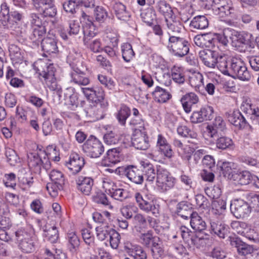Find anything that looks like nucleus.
I'll list each match as a JSON object with an SVG mask.
<instances>
[{
  "instance_id": "obj_1",
  "label": "nucleus",
  "mask_w": 259,
  "mask_h": 259,
  "mask_svg": "<svg viewBox=\"0 0 259 259\" xmlns=\"http://www.w3.org/2000/svg\"><path fill=\"white\" fill-rule=\"evenodd\" d=\"M227 63L223 62L221 65V72L233 78H237L241 80H248L251 76L245 63L240 58L230 59L229 68H227Z\"/></svg>"
},
{
  "instance_id": "obj_2",
  "label": "nucleus",
  "mask_w": 259,
  "mask_h": 259,
  "mask_svg": "<svg viewBox=\"0 0 259 259\" xmlns=\"http://www.w3.org/2000/svg\"><path fill=\"white\" fill-rule=\"evenodd\" d=\"M199 55L205 66L210 68H215L217 67L222 71L221 67L223 62H226V55L209 49L200 51Z\"/></svg>"
},
{
  "instance_id": "obj_3",
  "label": "nucleus",
  "mask_w": 259,
  "mask_h": 259,
  "mask_svg": "<svg viewBox=\"0 0 259 259\" xmlns=\"http://www.w3.org/2000/svg\"><path fill=\"white\" fill-rule=\"evenodd\" d=\"M45 150L39 152H30L27 154L28 164L30 168L35 172H40L41 167L46 170L51 167V162Z\"/></svg>"
},
{
  "instance_id": "obj_4",
  "label": "nucleus",
  "mask_w": 259,
  "mask_h": 259,
  "mask_svg": "<svg viewBox=\"0 0 259 259\" xmlns=\"http://www.w3.org/2000/svg\"><path fill=\"white\" fill-rule=\"evenodd\" d=\"M15 239L19 249L23 252L30 253L35 251L37 242L34 237L23 229L15 232Z\"/></svg>"
},
{
  "instance_id": "obj_5",
  "label": "nucleus",
  "mask_w": 259,
  "mask_h": 259,
  "mask_svg": "<svg viewBox=\"0 0 259 259\" xmlns=\"http://www.w3.org/2000/svg\"><path fill=\"white\" fill-rule=\"evenodd\" d=\"M190 43L185 37L177 35H170L167 45L168 49L171 51L175 56L184 57L189 51Z\"/></svg>"
},
{
  "instance_id": "obj_6",
  "label": "nucleus",
  "mask_w": 259,
  "mask_h": 259,
  "mask_svg": "<svg viewBox=\"0 0 259 259\" xmlns=\"http://www.w3.org/2000/svg\"><path fill=\"white\" fill-rule=\"evenodd\" d=\"M136 201L139 208L146 213H151L155 217L159 214V205L154 200L153 197L148 195H142L136 193L135 195Z\"/></svg>"
},
{
  "instance_id": "obj_7",
  "label": "nucleus",
  "mask_w": 259,
  "mask_h": 259,
  "mask_svg": "<svg viewBox=\"0 0 259 259\" xmlns=\"http://www.w3.org/2000/svg\"><path fill=\"white\" fill-rule=\"evenodd\" d=\"M230 40L232 46L237 49L243 45L251 49L254 47L252 35L245 31H238L230 28Z\"/></svg>"
},
{
  "instance_id": "obj_8",
  "label": "nucleus",
  "mask_w": 259,
  "mask_h": 259,
  "mask_svg": "<svg viewBox=\"0 0 259 259\" xmlns=\"http://www.w3.org/2000/svg\"><path fill=\"white\" fill-rule=\"evenodd\" d=\"M83 151L91 158L99 157L104 151L102 142L93 136H91L82 146Z\"/></svg>"
},
{
  "instance_id": "obj_9",
  "label": "nucleus",
  "mask_w": 259,
  "mask_h": 259,
  "mask_svg": "<svg viewBox=\"0 0 259 259\" xmlns=\"http://www.w3.org/2000/svg\"><path fill=\"white\" fill-rule=\"evenodd\" d=\"M176 183V179L166 169L159 166L157 169L156 185L162 191H166L172 188Z\"/></svg>"
},
{
  "instance_id": "obj_10",
  "label": "nucleus",
  "mask_w": 259,
  "mask_h": 259,
  "mask_svg": "<svg viewBox=\"0 0 259 259\" xmlns=\"http://www.w3.org/2000/svg\"><path fill=\"white\" fill-rule=\"evenodd\" d=\"M34 9L45 17H54L57 14L54 0H31Z\"/></svg>"
},
{
  "instance_id": "obj_11",
  "label": "nucleus",
  "mask_w": 259,
  "mask_h": 259,
  "mask_svg": "<svg viewBox=\"0 0 259 259\" xmlns=\"http://www.w3.org/2000/svg\"><path fill=\"white\" fill-rule=\"evenodd\" d=\"M230 210L237 218H244L251 211V208L248 204L241 199H235L231 202Z\"/></svg>"
},
{
  "instance_id": "obj_12",
  "label": "nucleus",
  "mask_w": 259,
  "mask_h": 259,
  "mask_svg": "<svg viewBox=\"0 0 259 259\" xmlns=\"http://www.w3.org/2000/svg\"><path fill=\"white\" fill-rule=\"evenodd\" d=\"M132 145L136 149L146 150L150 146L149 138L145 130H135L132 138Z\"/></svg>"
},
{
  "instance_id": "obj_13",
  "label": "nucleus",
  "mask_w": 259,
  "mask_h": 259,
  "mask_svg": "<svg viewBox=\"0 0 259 259\" xmlns=\"http://www.w3.org/2000/svg\"><path fill=\"white\" fill-rule=\"evenodd\" d=\"M230 245L237 248V252L240 255L245 256L252 254L253 256L255 251L257 249H254L252 246L250 245L243 242L238 237H229Z\"/></svg>"
},
{
  "instance_id": "obj_14",
  "label": "nucleus",
  "mask_w": 259,
  "mask_h": 259,
  "mask_svg": "<svg viewBox=\"0 0 259 259\" xmlns=\"http://www.w3.org/2000/svg\"><path fill=\"white\" fill-rule=\"evenodd\" d=\"M211 233L220 238L224 239L230 234L229 226L221 221L211 219L210 221Z\"/></svg>"
},
{
  "instance_id": "obj_15",
  "label": "nucleus",
  "mask_w": 259,
  "mask_h": 259,
  "mask_svg": "<svg viewBox=\"0 0 259 259\" xmlns=\"http://www.w3.org/2000/svg\"><path fill=\"white\" fill-rule=\"evenodd\" d=\"M84 163L83 157L73 153L70 155L69 161L66 163V166L72 174L75 175L81 170Z\"/></svg>"
},
{
  "instance_id": "obj_16",
  "label": "nucleus",
  "mask_w": 259,
  "mask_h": 259,
  "mask_svg": "<svg viewBox=\"0 0 259 259\" xmlns=\"http://www.w3.org/2000/svg\"><path fill=\"white\" fill-rule=\"evenodd\" d=\"M164 21L166 25L169 37L170 35H177L181 32L184 27L180 19L175 15L168 18L164 19Z\"/></svg>"
},
{
  "instance_id": "obj_17",
  "label": "nucleus",
  "mask_w": 259,
  "mask_h": 259,
  "mask_svg": "<svg viewBox=\"0 0 259 259\" xmlns=\"http://www.w3.org/2000/svg\"><path fill=\"white\" fill-rule=\"evenodd\" d=\"M177 233L180 234L184 241L189 246H195L197 248L199 247L198 242L201 239L187 227L184 226H181Z\"/></svg>"
},
{
  "instance_id": "obj_18",
  "label": "nucleus",
  "mask_w": 259,
  "mask_h": 259,
  "mask_svg": "<svg viewBox=\"0 0 259 259\" xmlns=\"http://www.w3.org/2000/svg\"><path fill=\"white\" fill-rule=\"evenodd\" d=\"M76 188L81 193L89 195L91 193L94 181L89 177L80 176L76 179Z\"/></svg>"
},
{
  "instance_id": "obj_19",
  "label": "nucleus",
  "mask_w": 259,
  "mask_h": 259,
  "mask_svg": "<svg viewBox=\"0 0 259 259\" xmlns=\"http://www.w3.org/2000/svg\"><path fill=\"white\" fill-rule=\"evenodd\" d=\"M124 174L132 182L136 184H142L144 180L142 169L137 166L128 165L124 168Z\"/></svg>"
},
{
  "instance_id": "obj_20",
  "label": "nucleus",
  "mask_w": 259,
  "mask_h": 259,
  "mask_svg": "<svg viewBox=\"0 0 259 259\" xmlns=\"http://www.w3.org/2000/svg\"><path fill=\"white\" fill-rule=\"evenodd\" d=\"M55 71V68L52 63H46L41 60L37 63V72L45 81L54 77Z\"/></svg>"
},
{
  "instance_id": "obj_21",
  "label": "nucleus",
  "mask_w": 259,
  "mask_h": 259,
  "mask_svg": "<svg viewBox=\"0 0 259 259\" xmlns=\"http://www.w3.org/2000/svg\"><path fill=\"white\" fill-rule=\"evenodd\" d=\"M124 251L134 259H147V254L143 248L130 242L124 243Z\"/></svg>"
},
{
  "instance_id": "obj_22",
  "label": "nucleus",
  "mask_w": 259,
  "mask_h": 259,
  "mask_svg": "<svg viewBox=\"0 0 259 259\" xmlns=\"http://www.w3.org/2000/svg\"><path fill=\"white\" fill-rule=\"evenodd\" d=\"M105 184L111 185L110 188L106 189V192L112 198L120 201H123L130 197L129 192L127 190L122 188H118L114 183L108 182L105 183Z\"/></svg>"
},
{
  "instance_id": "obj_23",
  "label": "nucleus",
  "mask_w": 259,
  "mask_h": 259,
  "mask_svg": "<svg viewBox=\"0 0 259 259\" xmlns=\"http://www.w3.org/2000/svg\"><path fill=\"white\" fill-rule=\"evenodd\" d=\"M227 118L228 121L237 128L242 129L248 127L252 131L251 126L247 124L245 117L239 110H235L229 113Z\"/></svg>"
},
{
  "instance_id": "obj_24",
  "label": "nucleus",
  "mask_w": 259,
  "mask_h": 259,
  "mask_svg": "<svg viewBox=\"0 0 259 259\" xmlns=\"http://www.w3.org/2000/svg\"><path fill=\"white\" fill-rule=\"evenodd\" d=\"M214 15L218 16V18L221 21H226L227 23L229 25L232 24V22L229 19L230 18H232L235 15V9L233 6V4L231 5L223 7L219 9L215 8L214 11H212Z\"/></svg>"
},
{
  "instance_id": "obj_25",
  "label": "nucleus",
  "mask_w": 259,
  "mask_h": 259,
  "mask_svg": "<svg viewBox=\"0 0 259 259\" xmlns=\"http://www.w3.org/2000/svg\"><path fill=\"white\" fill-rule=\"evenodd\" d=\"M57 40L54 36H47L41 40V46L44 54H56L58 52Z\"/></svg>"
},
{
  "instance_id": "obj_26",
  "label": "nucleus",
  "mask_w": 259,
  "mask_h": 259,
  "mask_svg": "<svg viewBox=\"0 0 259 259\" xmlns=\"http://www.w3.org/2000/svg\"><path fill=\"white\" fill-rule=\"evenodd\" d=\"M112 9L116 18L124 22L130 20L131 12L127 10L126 7L120 2H115L112 5Z\"/></svg>"
},
{
  "instance_id": "obj_27",
  "label": "nucleus",
  "mask_w": 259,
  "mask_h": 259,
  "mask_svg": "<svg viewBox=\"0 0 259 259\" xmlns=\"http://www.w3.org/2000/svg\"><path fill=\"white\" fill-rule=\"evenodd\" d=\"M180 101L184 111L189 113L192 107L199 102V98L194 93L190 92L183 95Z\"/></svg>"
},
{
  "instance_id": "obj_28",
  "label": "nucleus",
  "mask_w": 259,
  "mask_h": 259,
  "mask_svg": "<svg viewBox=\"0 0 259 259\" xmlns=\"http://www.w3.org/2000/svg\"><path fill=\"white\" fill-rule=\"evenodd\" d=\"M70 82L78 85H86L90 83V79L85 74L78 68L73 69L70 73Z\"/></svg>"
},
{
  "instance_id": "obj_29",
  "label": "nucleus",
  "mask_w": 259,
  "mask_h": 259,
  "mask_svg": "<svg viewBox=\"0 0 259 259\" xmlns=\"http://www.w3.org/2000/svg\"><path fill=\"white\" fill-rule=\"evenodd\" d=\"M46 26H40L38 28H31V32L28 34L25 29L21 32L22 37L28 36L33 41L38 44L47 32Z\"/></svg>"
},
{
  "instance_id": "obj_30",
  "label": "nucleus",
  "mask_w": 259,
  "mask_h": 259,
  "mask_svg": "<svg viewBox=\"0 0 259 259\" xmlns=\"http://www.w3.org/2000/svg\"><path fill=\"white\" fill-rule=\"evenodd\" d=\"M192 204L186 201H182L178 203L176 207V213L181 218L188 220L192 213Z\"/></svg>"
},
{
  "instance_id": "obj_31",
  "label": "nucleus",
  "mask_w": 259,
  "mask_h": 259,
  "mask_svg": "<svg viewBox=\"0 0 259 259\" xmlns=\"http://www.w3.org/2000/svg\"><path fill=\"white\" fill-rule=\"evenodd\" d=\"M120 161L119 151L116 148L109 149L102 159V163L105 166H111Z\"/></svg>"
},
{
  "instance_id": "obj_32",
  "label": "nucleus",
  "mask_w": 259,
  "mask_h": 259,
  "mask_svg": "<svg viewBox=\"0 0 259 259\" xmlns=\"http://www.w3.org/2000/svg\"><path fill=\"white\" fill-rule=\"evenodd\" d=\"M43 236L46 240L52 243L57 242L59 238V233L57 227L55 225L50 224H46L42 227Z\"/></svg>"
},
{
  "instance_id": "obj_33",
  "label": "nucleus",
  "mask_w": 259,
  "mask_h": 259,
  "mask_svg": "<svg viewBox=\"0 0 259 259\" xmlns=\"http://www.w3.org/2000/svg\"><path fill=\"white\" fill-rule=\"evenodd\" d=\"M68 244L69 251L73 255H76L79 251L80 240L78 237L74 232L67 234Z\"/></svg>"
},
{
  "instance_id": "obj_34",
  "label": "nucleus",
  "mask_w": 259,
  "mask_h": 259,
  "mask_svg": "<svg viewBox=\"0 0 259 259\" xmlns=\"http://www.w3.org/2000/svg\"><path fill=\"white\" fill-rule=\"evenodd\" d=\"M190 225L196 231L202 232L206 228V224L197 212H192L191 214Z\"/></svg>"
},
{
  "instance_id": "obj_35",
  "label": "nucleus",
  "mask_w": 259,
  "mask_h": 259,
  "mask_svg": "<svg viewBox=\"0 0 259 259\" xmlns=\"http://www.w3.org/2000/svg\"><path fill=\"white\" fill-rule=\"evenodd\" d=\"M152 96L156 102L161 103L166 102L171 98V95L168 92L158 86L152 92Z\"/></svg>"
},
{
  "instance_id": "obj_36",
  "label": "nucleus",
  "mask_w": 259,
  "mask_h": 259,
  "mask_svg": "<svg viewBox=\"0 0 259 259\" xmlns=\"http://www.w3.org/2000/svg\"><path fill=\"white\" fill-rule=\"evenodd\" d=\"M131 114V109L125 104H121L116 114V118L122 126H125L127 119Z\"/></svg>"
},
{
  "instance_id": "obj_37",
  "label": "nucleus",
  "mask_w": 259,
  "mask_h": 259,
  "mask_svg": "<svg viewBox=\"0 0 259 259\" xmlns=\"http://www.w3.org/2000/svg\"><path fill=\"white\" fill-rule=\"evenodd\" d=\"M226 209V202L222 199L213 200L211 203V212L215 215H223Z\"/></svg>"
},
{
  "instance_id": "obj_38",
  "label": "nucleus",
  "mask_w": 259,
  "mask_h": 259,
  "mask_svg": "<svg viewBox=\"0 0 259 259\" xmlns=\"http://www.w3.org/2000/svg\"><path fill=\"white\" fill-rule=\"evenodd\" d=\"M155 8L164 17L165 19L168 18L175 15L170 5L164 0L158 2L156 4Z\"/></svg>"
},
{
  "instance_id": "obj_39",
  "label": "nucleus",
  "mask_w": 259,
  "mask_h": 259,
  "mask_svg": "<svg viewBox=\"0 0 259 259\" xmlns=\"http://www.w3.org/2000/svg\"><path fill=\"white\" fill-rule=\"evenodd\" d=\"M189 81L191 86L194 88L196 91H199L203 87V77L199 72H194L189 77Z\"/></svg>"
},
{
  "instance_id": "obj_40",
  "label": "nucleus",
  "mask_w": 259,
  "mask_h": 259,
  "mask_svg": "<svg viewBox=\"0 0 259 259\" xmlns=\"http://www.w3.org/2000/svg\"><path fill=\"white\" fill-rule=\"evenodd\" d=\"M151 253L153 258L155 259H159L164 254L162 242L161 239L155 238V241L151 245Z\"/></svg>"
},
{
  "instance_id": "obj_41",
  "label": "nucleus",
  "mask_w": 259,
  "mask_h": 259,
  "mask_svg": "<svg viewBox=\"0 0 259 259\" xmlns=\"http://www.w3.org/2000/svg\"><path fill=\"white\" fill-rule=\"evenodd\" d=\"M171 77L172 80L179 85L185 82V72L182 67L174 66L171 69Z\"/></svg>"
},
{
  "instance_id": "obj_42",
  "label": "nucleus",
  "mask_w": 259,
  "mask_h": 259,
  "mask_svg": "<svg viewBox=\"0 0 259 259\" xmlns=\"http://www.w3.org/2000/svg\"><path fill=\"white\" fill-rule=\"evenodd\" d=\"M18 179L19 184L23 190L29 189L34 183L32 174L30 171L22 174Z\"/></svg>"
},
{
  "instance_id": "obj_43",
  "label": "nucleus",
  "mask_w": 259,
  "mask_h": 259,
  "mask_svg": "<svg viewBox=\"0 0 259 259\" xmlns=\"http://www.w3.org/2000/svg\"><path fill=\"white\" fill-rule=\"evenodd\" d=\"M142 166V173L144 179L146 182L152 183L156 177L153 165L150 163H145Z\"/></svg>"
},
{
  "instance_id": "obj_44",
  "label": "nucleus",
  "mask_w": 259,
  "mask_h": 259,
  "mask_svg": "<svg viewBox=\"0 0 259 259\" xmlns=\"http://www.w3.org/2000/svg\"><path fill=\"white\" fill-rule=\"evenodd\" d=\"M190 26L191 28L197 29H203L208 26V21L204 16H197L191 21Z\"/></svg>"
},
{
  "instance_id": "obj_45",
  "label": "nucleus",
  "mask_w": 259,
  "mask_h": 259,
  "mask_svg": "<svg viewBox=\"0 0 259 259\" xmlns=\"http://www.w3.org/2000/svg\"><path fill=\"white\" fill-rule=\"evenodd\" d=\"M218 166L220 167L224 176L228 178L236 166L234 162L229 161H220L218 162Z\"/></svg>"
},
{
  "instance_id": "obj_46",
  "label": "nucleus",
  "mask_w": 259,
  "mask_h": 259,
  "mask_svg": "<svg viewBox=\"0 0 259 259\" xmlns=\"http://www.w3.org/2000/svg\"><path fill=\"white\" fill-rule=\"evenodd\" d=\"M90 25H83V32L84 34L83 42L84 44H88L90 41L96 36L95 26L93 22L90 23Z\"/></svg>"
},
{
  "instance_id": "obj_47",
  "label": "nucleus",
  "mask_w": 259,
  "mask_h": 259,
  "mask_svg": "<svg viewBox=\"0 0 259 259\" xmlns=\"http://www.w3.org/2000/svg\"><path fill=\"white\" fill-rule=\"evenodd\" d=\"M141 16L143 21L148 26H151L156 18L155 12L152 8H148L144 10L141 13Z\"/></svg>"
},
{
  "instance_id": "obj_48",
  "label": "nucleus",
  "mask_w": 259,
  "mask_h": 259,
  "mask_svg": "<svg viewBox=\"0 0 259 259\" xmlns=\"http://www.w3.org/2000/svg\"><path fill=\"white\" fill-rule=\"evenodd\" d=\"M252 177V175L248 171H243L236 174L235 180L239 184L246 185L251 183Z\"/></svg>"
},
{
  "instance_id": "obj_49",
  "label": "nucleus",
  "mask_w": 259,
  "mask_h": 259,
  "mask_svg": "<svg viewBox=\"0 0 259 259\" xmlns=\"http://www.w3.org/2000/svg\"><path fill=\"white\" fill-rule=\"evenodd\" d=\"M50 178L53 183L59 184V186H64L65 179L63 174L58 170H52L49 175Z\"/></svg>"
},
{
  "instance_id": "obj_50",
  "label": "nucleus",
  "mask_w": 259,
  "mask_h": 259,
  "mask_svg": "<svg viewBox=\"0 0 259 259\" xmlns=\"http://www.w3.org/2000/svg\"><path fill=\"white\" fill-rule=\"evenodd\" d=\"M112 230L113 229L110 228L108 225L97 227L96 231L98 238L101 241L104 240L109 237V233L111 232Z\"/></svg>"
},
{
  "instance_id": "obj_51",
  "label": "nucleus",
  "mask_w": 259,
  "mask_h": 259,
  "mask_svg": "<svg viewBox=\"0 0 259 259\" xmlns=\"http://www.w3.org/2000/svg\"><path fill=\"white\" fill-rule=\"evenodd\" d=\"M122 56L123 60L130 62L135 55L132 45L129 43H125L121 46Z\"/></svg>"
},
{
  "instance_id": "obj_52",
  "label": "nucleus",
  "mask_w": 259,
  "mask_h": 259,
  "mask_svg": "<svg viewBox=\"0 0 259 259\" xmlns=\"http://www.w3.org/2000/svg\"><path fill=\"white\" fill-rule=\"evenodd\" d=\"M159 238V237L153 236L152 231H148L145 233L141 234L140 236L142 244L146 247H150L155 241V238Z\"/></svg>"
},
{
  "instance_id": "obj_53",
  "label": "nucleus",
  "mask_w": 259,
  "mask_h": 259,
  "mask_svg": "<svg viewBox=\"0 0 259 259\" xmlns=\"http://www.w3.org/2000/svg\"><path fill=\"white\" fill-rule=\"evenodd\" d=\"M94 92L95 94H94L93 95L94 100L93 102L96 103L97 105H99L100 106H102V103L103 102V105L106 106L107 105V103H104L105 94L103 89L97 87L94 88Z\"/></svg>"
},
{
  "instance_id": "obj_54",
  "label": "nucleus",
  "mask_w": 259,
  "mask_h": 259,
  "mask_svg": "<svg viewBox=\"0 0 259 259\" xmlns=\"http://www.w3.org/2000/svg\"><path fill=\"white\" fill-rule=\"evenodd\" d=\"M240 109L243 113L250 116V118L252 115L256 114V112L259 109L258 107L255 105L246 102L242 104Z\"/></svg>"
},
{
  "instance_id": "obj_55",
  "label": "nucleus",
  "mask_w": 259,
  "mask_h": 259,
  "mask_svg": "<svg viewBox=\"0 0 259 259\" xmlns=\"http://www.w3.org/2000/svg\"><path fill=\"white\" fill-rule=\"evenodd\" d=\"M94 202L98 204H101L104 206H107L109 208H112V206L108 200L107 197L105 194L102 192H98L95 195L93 196Z\"/></svg>"
},
{
  "instance_id": "obj_56",
  "label": "nucleus",
  "mask_w": 259,
  "mask_h": 259,
  "mask_svg": "<svg viewBox=\"0 0 259 259\" xmlns=\"http://www.w3.org/2000/svg\"><path fill=\"white\" fill-rule=\"evenodd\" d=\"M5 155L7 159V162L12 166H14L19 161V157L15 150L10 148H5Z\"/></svg>"
},
{
  "instance_id": "obj_57",
  "label": "nucleus",
  "mask_w": 259,
  "mask_h": 259,
  "mask_svg": "<svg viewBox=\"0 0 259 259\" xmlns=\"http://www.w3.org/2000/svg\"><path fill=\"white\" fill-rule=\"evenodd\" d=\"M178 134L183 137H190L192 140L196 139L197 134L191 131L186 125H180L177 128Z\"/></svg>"
},
{
  "instance_id": "obj_58",
  "label": "nucleus",
  "mask_w": 259,
  "mask_h": 259,
  "mask_svg": "<svg viewBox=\"0 0 259 259\" xmlns=\"http://www.w3.org/2000/svg\"><path fill=\"white\" fill-rule=\"evenodd\" d=\"M230 39V28H226L223 30L222 33L217 34L215 36L216 41H218L223 46H227Z\"/></svg>"
},
{
  "instance_id": "obj_59",
  "label": "nucleus",
  "mask_w": 259,
  "mask_h": 259,
  "mask_svg": "<svg viewBox=\"0 0 259 259\" xmlns=\"http://www.w3.org/2000/svg\"><path fill=\"white\" fill-rule=\"evenodd\" d=\"M104 142L108 145H114L118 143V135L113 131H107L103 137Z\"/></svg>"
},
{
  "instance_id": "obj_60",
  "label": "nucleus",
  "mask_w": 259,
  "mask_h": 259,
  "mask_svg": "<svg viewBox=\"0 0 259 259\" xmlns=\"http://www.w3.org/2000/svg\"><path fill=\"white\" fill-rule=\"evenodd\" d=\"M120 234L114 229L109 233V241L111 247L113 249L118 248L120 241Z\"/></svg>"
},
{
  "instance_id": "obj_61",
  "label": "nucleus",
  "mask_w": 259,
  "mask_h": 259,
  "mask_svg": "<svg viewBox=\"0 0 259 259\" xmlns=\"http://www.w3.org/2000/svg\"><path fill=\"white\" fill-rule=\"evenodd\" d=\"M129 124L134 127L135 130L141 129V131L145 130L144 121L142 116L132 117L130 120Z\"/></svg>"
},
{
  "instance_id": "obj_62",
  "label": "nucleus",
  "mask_w": 259,
  "mask_h": 259,
  "mask_svg": "<svg viewBox=\"0 0 259 259\" xmlns=\"http://www.w3.org/2000/svg\"><path fill=\"white\" fill-rule=\"evenodd\" d=\"M216 144L218 148L225 150L232 146L233 142L232 139L229 138L222 137L217 139Z\"/></svg>"
},
{
  "instance_id": "obj_63",
  "label": "nucleus",
  "mask_w": 259,
  "mask_h": 259,
  "mask_svg": "<svg viewBox=\"0 0 259 259\" xmlns=\"http://www.w3.org/2000/svg\"><path fill=\"white\" fill-rule=\"evenodd\" d=\"M94 15L97 21L103 22L108 17V13L102 6H97L94 10Z\"/></svg>"
},
{
  "instance_id": "obj_64",
  "label": "nucleus",
  "mask_w": 259,
  "mask_h": 259,
  "mask_svg": "<svg viewBox=\"0 0 259 259\" xmlns=\"http://www.w3.org/2000/svg\"><path fill=\"white\" fill-rule=\"evenodd\" d=\"M78 7L79 4L77 3V1L69 0L63 4L64 10L67 13L72 14L76 12V10L78 9Z\"/></svg>"
}]
</instances>
